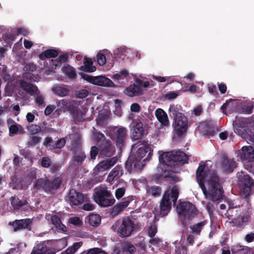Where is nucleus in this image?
<instances>
[{
	"instance_id": "9d476101",
	"label": "nucleus",
	"mask_w": 254,
	"mask_h": 254,
	"mask_svg": "<svg viewBox=\"0 0 254 254\" xmlns=\"http://www.w3.org/2000/svg\"><path fill=\"white\" fill-rule=\"evenodd\" d=\"M234 131L242 137H247V134H249L250 130L249 127L250 123V121L245 118L236 117L233 123Z\"/></svg>"
},
{
	"instance_id": "5701e85b",
	"label": "nucleus",
	"mask_w": 254,
	"mask_h": 254,
	"mask_svg": "<svg viewBox=\"0 0 254 254\" xmlns=\"http://www.w3.org/2000/svg\"><path fill=\"white\" fill-rule=\"evenodd\" d=\"M117 157L108 158L100 162L97 166L96 168L99 172H103L114 166L117 162Z\"/></svg>"
},
{
	"instance_id": "338daca9",
	"label": "nucleus",
	"mask_w": 254,
	"mask_h": 254,
	"mask_svg": "<svg viewBox=\"0 0 254 254\" xmlns=\"http://www.w3.org/2000/svg\"><path fill=\"white\" fill-rule=\"evenodd\" d=\"M178 96V93L176 92H169L165 95V98L168 100L176 98Z\"/></svg>"
},
{
	"instance_id": "393cba45",
	"label": "nucleus",
	"mask_w": 254,
	"mask_h": 254,
	"mask_svg": "<svg viewBox=\"0 0 254 254\" xmlns=\"http://www.w3.org/2000/svg\"><path fill=\"white\" fill-rule=\"evenodd\" d=\"M130 200L129 199L124 198L123 201L115 205L111 212L112 216L118 215L120 213L122 212L129 204Z\"/></svg>"
},
{
	"instance_id": "774afa93",
	"label": "nucleus",
	"mask_w": 254,
	"mask_h": 254,
	"mask_svg": "<svg viewBox=\"0 0 254 254\" xmlns=\"http://www.w3.org/2000/svg\"><path fill=\"white\" fill-rule=\"evenodd\" d=\"M245 240L248 243H251L254 241V233H250V234H248L245 236Z\"/></svg>"
},
{
	"instance_id": "dca6fc26",
	"label": "nucleus",
	"mask_w": 254,
	"mask_h": 254,
	"mask_svg": "<svg viewBox=\"0 0 254 254\" xmlns=\"http://www.w3.org/2000/svg\"><path fill=\"white\" fill-rule=\"evenodd\" d=\"M33 221L30 218L16 219L12 222H9L8 225L13 228L14 232L22 230L30 231L32 229Z\"/></svg>"
},
{
	"instance_id": "6ab92c4d",
	"label": "nucleus",
	"mask_w": 254,
	"mask_h": 254,
	"mask_svg": "<svg viewBox=\"0 0 254 254\" xmlns=\"http://www.w3.org/2000/svg\"><path fill=\"white\" fill-rule=\"evenodd\" d=\"M221 168L227 173H232L237 167V163L233 158H229L227 155H224L221 158Z\"/></svg>"
},
{
	"instance_id": "e2e57ef3",
	"label": "nucleus",
	"mask_w": 254,
	"mask_h": 254,
	"mask_svg": "<svg viewBox=\"0 0 254 254\" xmlns=\"http://www.w3.org/2000/svg\"><path fill=\"white\" fill-rule=\"evenodd\" d=\"M81 75L82 78L83 79L94 84V82H95V76H92L89 75L85 74V73H82Z\"/></svg>"
},
{
	"instance_id": "1a4fd4ad",
	"label": "nucleus",
	"mask_w": 254,
	"mask_h": 254,
	"mask_svg": "<svg viewBox=\"0 0 254 254\" xmlns=\"http://www.w3.org/2000/svg\"><path fill=\"white\" fill-rule=\"evenodd\" d=\"M71 151L73 164L78 166L81 165L86 159V155L78 140L72 141Z\"/></svg>"
},
{
	"instance_id": "423d86ee",
	"label": "nucleus",
	"mask_w": 254,
	"mask_h": 254,
	"mask_svg": "<svg viewBox=\"0 0 254 254\" xmlns=\"http://www.w3.org/2000/svg\"><path fill=\"white\" fill-rule=\"evenodd\" d=\"M179 218L182 220H191L197 216L198 211L195 206L188 201L180 202L177 206Z\"/></svg>"
},
{
	"instance_id": "72a5a7b5",
	"label": "nucleus",
	"mask_w": 254,
	"mask_h": 254,
	"mask_svg": "<svg viewBox=\"0 0 254 254\" xmlns=\"http://www.w3.org/2000/svg\"><path fill=\"white\" fill-rule=\"evenodd\" d=\"M83 64L84 65L81 67V69L83 71L92 72L96 70V68L93 65V62L91 59H86Z\"/></svg>"
},
{
	"instance_id": "c756f323",
	"label": "nucleus",
	"mask_w": 254,
	"mask_h": 254,
	"mask_svg": "<svg viewBox=\"0 0 254 254\" xmlns=\"http://www.w3.org/2000/svg\"><path fill=\"white\" fill-rule=\"evenodd\" d=\"M10 200L11 205L14 209H19L27 203L26 200H20L16 195L11 196Z\"/></svg>"
},
{
	"instance_id": "20e7f679",
	"label": "nucleus",
	"mask_w": 254,
	"mask_h": 254,
	"mask_svg": "<svg viewBox=\"0 0 254 254\" xmlns=\"http://www.w3.org/2000/svg\"><path fill=\"white\" fill-rule=\"evenodd\" d=\"M179 189L177 186H174L171 189L167 190L163 194L160 203L159 216L167 215L171 209V199L175 205L179 197Z\"/></svg>"
},
{
	"instance_id": "39448f33",
	"label": "nucleus",
	"mask_w": 254,
	"mask_h": 254,
	"mask_svg": "<svg viewBox=\"0 0 254 254\" xmlns=\"http://www.w3.org/2000/svg\"><path fill=\"white\" fill-rule=\"evenodd\" d=\"M94 200L101 207L112 206L115 202L111 192L106 188L97 187L94 189L93 195Z\"/></svg>"
},
{
	"instance_id": "cd10ccee",
	"label": "nucleus",
	"mask_w": 254,
	"mask_h": 254,
	"mask_svg": "<svg viewBox=\"0 0 254 254\" xmlns=\"http://www.w3.org/2000/svg\"><path fill=\"white\" fill-rule=\"evenodd\" d=\"M94 84L107 87H114L115 84L113 81L109 78L104 76H95V79Z\"/></svg>"
},
{
	"instance_id": "f03ea898",
	"label": "nucleus",
	"mask_w": 254,
	"mask_h": 254,
	"mask_svg": "<svg viewBox=\"0 0 254 254\" xmlns=\"http://www.w3.org/2000/svg\"><path fill=\"white\" fill-rule=\"evenodd\" d=\"M152 151L147 141H138L132 146L131 154L126 162V168L130 173L133 168L141 170L144 163L150 160Z\"/></svg>"
},
{
	"instance_id": "c9c22d12",
	"label": "nucleus",
	"mask_w": 254,
	"mask_h": 254,
	"mask_svg": "<svg viewBox=\"0 0 254 254\" xmlns=\"http://www.w3.org/2000/svg\"><path fill=\"white\" fill-rule=\"evenodd\" d=\"M207 222L206 220H203L191 226L190 228L193 233L199 235L203 227L207 224Z\"/></svg>"
},
{
	"instance_id": "c85d7f7f",
	"label": "nucleus",
	"mask_w": 254,
	"mask_h": 254,
	"mask_svg": "<svg viewBox=\"0 0 254 254\" xmlns=\"http://www.w3.org/2000/svg\"><path fill=\"white\" fill-rule=\"evenodd\" d=\"M51 221L58 232H63L66 231V227L62 223L61 219L57 215H52L51 217Z\"/></svg>"
},
{
	"instance_id": "de8ad7c7",
	"label": "nucleus",
	"mask_w": 254,
	"mask_h": 254,
	"mask_svg": "<svg viewBox=\"0 0 254 254\" xmlns=\"http://www.w3.org/2000/svg\"><path fill=\"white\" fill-rule=\"evenodd\" d=\"M135 251V247L130 243H127L123 247V251L130 254H133Z\"/></svg>"
},
{
	"instance_id": "7ed1b4c3",
	"label": "nucleus",
	"mask_w": 254,
	"mask_h": 254,
	"mask_svg": "<svg viewBox=\"0 0 254 254\" xmlns=\"http://www.w3.org/2000/svg\"><path fill=\"white\" fill-rule=\"evenodd\" d=\"M159 160L161 163L171 167H175L187 163L188 157L183 151L173 150L162 153L159 156Z\"/></svg>"
},
{
	"instance_id": "6e6552de",
	"label": "nucleus",
	"mask_w": 254,
	"mask_h": 254,
	"mask_svg": "<svg viewBox=\"0 0 254 254\" xmlns=\"http://www.w3.org/2000/svg\"><path fill=\"white\" fill-rule=\"evenodd\" d=\"M110 138L120 150L125 146L127 137V129L123 127H115L110 132Z\"/></svg>"
},
{
	"instance_id": "a878e982",
	"label": "nucleus",
	"mask_w": 254,
	"mask_h": 254,
	"mask_svg": "<svg viewBox=\"0 0 254 254\" xmlns=\"http://www.w3.org/2000/svg\"><path fill=\"white\" fill-rule=\"evenodd\" d=\"M123 175V168L120 165H117L109 174L107 181L112 183L115 180L119 179Z\"/></svg>"
},
{
	"instance_id": "a19ab883",
	"label": "nucleus",
	"mask_w": 254,
	"mask_h": 254,
	"mask_svg": "<svg viewBox=\"0 0 254 254\" xmlns=\"http://www.w3.org/2000/svg\"><path fill=\"white\" fill-rule=\"evenodd\" d=\"M161 191V188L158 186H152L147 190V192L154 196L160 195Z\"/></svg>"
},
{
	"instance_id": "79ce46f5",
	"label": "nucleus",
	"mask_w": 254,
	"mask_h": 254,
	"mask_svg": "<svg viewBox=\"0 0 254 254\" xmlns=\"http://www.w3.org/2000/svg\"><path fill=\"white\" fill-rule=\"evenodd\" d=\"M27 129L31 134H35L40 132L41 130V127L40 126L36 124H31L27 127Z\"/></svg>"
},
{
	"instance_id": "5fc2aeb1",
	"label": "nucleus",
	"mask_w": 254,
	"mask_h": 254,
	"mask_svg": "<svg viewBox=\"0 0 254 254\" xmlns=\"http://www.w3.org/2000/svg\"><path fill=\"white\" fill-rule=\"evenodd\" d=\"M126 48H120L114 51V55L119 58H122V56H126Z\"/></svg>"
},
{
	"instance_id": "c03bdc74",
	"label": "nucleus",
	"mask_w": 254,
	"mask_h": 254,
	"mask_svg": "<svg viewBox=\"0 0 254 254\" xmlns=\"http://www.w3.org/2000/svg\"><path fill=\"white\" fill-rule=\"evenodd\" d=\"M74 121L75 123H79L82 122L83 120L84 116L85 114L79 109L77 110V113H73L72 114Z\"/></svg>"
},
{
	"instance_id": "680f3d73",
	"label": "nucleus",
	"mask_w": 254,
	"mask_h": 254,
	"mask_svg": "<svg viewBox=\"0 0 254 254\" xmlns=\"http://www.w3.org/2000/svg\"><path fill=\"white\" fill-rule=\"evenodd\" d=\"M81 75L82 78L83 79L94 84V82H95V76H92L89 75L85 74V73H82Z\"/></svg>"
},
{
	"instance_id": "603ef678",
	"label": "nucleus",
	"mask_w": 254,
	"mask_h": 254,
	"mask_svg": "<svg viewBox=\"0 0 254 254\" xmlns=\"http://www.w3.org/2000/svg\"><path fill=\"white\" fill-rule=\"evenodd\" d=\"M18 124L14 123V124H13L9 127V135L10 136H12L16 133H17L18 131Z\"/></svg>"
},
{
	"instance_id": "9b49d317",
	"label": "nucleus",
	"mask_w": 254,
	"mask_h": 254,
	"mask_svg": "<svg viewBox=\"0 0 254 254\" xmlns=\"http://www.w3.org/2000/svg\"><path fill=\"white\" fill-rule=\"evenodd\" d=\"M134 228L135 225L131 219L128 217H124L117 232L120 237H127L131 235Z\"/></svg>"
},
{
	"instance_id": "864d4df0",
	"label": "nucleus",
	"mask_w": 254,
	"mask_h": 254,
	"mask_svg": "<svg viewBox=\"0 0 254 254\" xmlns=\"http://www.w3.org/2000/svg\"><path fill=\"white\" fill-rule=\"evenodd\" d=\"M99 152L100 153L99 147H97L95 146H92L90 152L91 159L93 160L95 159Z\"/></svg>"
},
{
	"instance_id": "ddd939ff",
	"label": "nucleus",
	"mask_w": 254,
	"mask_h": 254,
	"mask_svg": "<svg viewBox=\"0 0 254 254\" xmlns=\"http://www.w3.org/2000/svg\"><path fill=\"white\" fill-rule=\"evenodd\" d=\"M241 194L242 197L248 199L251 195L252 188L254 186V180L249 175H244L240 180Z\"/></svg>"
},
{
	"instance_id": "7c9ffc66",
	"label": "nucleus",
	"mask_w": 254,
	"mask_h": 254,
	"mask_svg": "<svg viewBox=\"0 0 254 254\" xmlns=\"http://www.w3.org/2000/svg\"><path fill=\"white\" fill-rule=\"evenodd\" d=\"M58 51L55 49H48L39 55V58L41 60H45L47 59L57 57L58 55Z\"/></svg>"
},
{
	"instance_id": "13d9d810",
	"label": "nucleus",
	"mask_w": 254,
	"mask_h": 254,
	"mask_svg": "<svg viewBox=\"0 0 254 254\" xmlns=\"http://www.w3.org/2000/svg\"><path fill=\"white\" fill-rule=\"evenodd\" d=\"M126 189L124 187L118 188L115 191V196L116 198L119 199L122 197L125 194Z\"/></svg>"
},
{
	"instance_id": "3c124183",
	"label": "nucleus",
	"mask_w": 254,
	"mask_h": 254,
	"mask_svg": "<svg viewBox=\"0 0 254 254\" xmlns=\"http://www.w3.org/2000/svg\"><path fill=\"white\" fill-rule=\"evenodd\" d=\"M68 222L75 226H80L82 224V222L78 217H70L68 219Z\"/></svg>"
},
{
	"instance_id": "49530a36",
	"label": "nucleus",
	"mask_w": 254,
	"mask_h": 254,
	"mask_svg": "<svg viewBox=\"0 0 254 254\" xmlns=\"http://www.w3.org/2000/svg\"><path fill=\"white\" fill-rule=\"evenodd\" d=\"M2 38L7 44H9L12 41L15 40V36L10 33H5L2 34Z\"/></svg>"
},
{
	"instance_id": "0e129e2a",
	"label": "nucleus",
	"mask_w": 254,
	"mask_h": 254,
	"mask_svg": "<svg viewBox=\"0 0 254 254\" xmlns=\"http://www.w3.org/2000/svg\"><path fill=\"white\" fill-rule=\"evenodd\" d=\"M61 168V165L59 163L52 164L50 166V171L53 173H56L60 170Z\"/></svg>"
},
{
	"instance_id": "2f4dec72",
	"label": "nucleus",
	"mask_w": 254,
	"mask_h": 254,
	"mask_svg": "<svg viewBox=\"0 0 254 254\" xmlns=\"http://www.w3.org/2000/svg\"><path fill=\"white\" fill-rule=\"evenodd\" d=\"M86 220L88 221L89 224L92 226L97 227L101 223V217L99 214H91L86 218Z\"/></svg>"
},
{
	"instance_id": "473e14b6",
	"label": "nucleus",
	"mask_w": 254,
	"mask_h": 254,
	"mask_svg": "<svg viewBox=\"0 0 254 254\" xmlns=\"http://www.w3.org/2000/svg\"><path fill=\"white\" fill-rule=\"evenodd\" d=\"M169 111L172 114L173 119L184 115V114L182 113L183 109L182 106L180 105H170Z\"/></svg>"
},
{
	"instance_id": "412c9836",
	"label": "nucleus",
	"mask_w": 254,
	"mask_h": 254,
	"mask_svg": "<svg viewBox=\"0 0 254 254\" xmlns=\"http://www.w3.org/2000/svg\"><path fill=\"white\" fill-rule=\"evenodd\" d=\"M144 128L143 124L137 122L131 130V137L134 140H137L142 138L144 134Z\"/></svg>"
},
{
	"instance_id": "2eb2a0df",
	"label": "nucleus",
	"mask_w": 254,
	"mask_h": 254,
	"mask_svg": "<svg viewBox=\"0 0 254 254\" xmlns=\"http://www.w3.org/2000/svg\"><path fill=\"white\" fill-rule=\"evenodd\" d=\"M68 202L71 206H77L88 201V198L83 193L77 192L75 189L70 190L68 193Z\"/></svg>"
},
{
	"instance_id": "052dcab7",
	"label": "nucleus",
	"mask_w": 254,
	"mask_h": 254,
	"mask_svg": "<svg viewBox=\"0 0 254 254\" xmlns=\"http://www.w3.org/2000/svg\"><path fill=\"white\" fill-rule=\"evenodd\" d=\"M95 208V205L89 202H87V201L85 202L82 206V208L85 211H92Z\"/></svg>"
},
{
	"instance_id": "b1692460",
	"label": "nucleus",
	"mask_w": 254,
	"mask_h": 254,
	"mask_svg": "<svg viewBox=\"0 0 254 254\" xmlns=\"http://www.w3.org/2000/svg\"><path fill=\"white\" fill-rule=\"evenodd\" d=\"M59 106H61L64 109H66L71 115L73 113H77L79 110L78 106L73 101H70L69 100L63 99L58 102Z\"/></svg>"
},
{
	"instance_id": "4c0bfd02",
	"label": "nucleus",
	"mask_w": 254,
	"mask_h": 254,
	"mask_svg": "<svg viewBox=\"0 0 254 254\" xmlns=\"http://www.w3.org/2000/svg\"><path fill=\"white\" fill-rule=\"evenodd\" d=\"M188 251V248L186 244L179 243L176 246L175 254H187Z\"/></svg>"
},
{
	"instance_id": "f257e3e1",
	"label": "nucleus",
	"mask_w": 254,
	"mask_h": 254,
	"mask_svg": "<svg viewBox=\"0 0 254 254\" xmlns=\"http://www.w3.org/2000/svg\"><path fill=\"white\" fill-rule=\"evenodd\" d=\"M205 163L201 161L196 171V180L206 198L216 201L222 198L223 191L216 172L205 169Z\"/></svg>"
},
{
	"instance_id": "09e8293b",
	"label": "nucleus",
	"mask_w": 254,
	"mask_h": 254,
	"mask_svg": "<svg viewBox=\"0 0 254 254\" xmlns=\"http://www.w3.org/2000/svg\"><path fill=\"white\" fill-rule=\"evenodd\" d=\"M52 165L51 159L49 157H44L42 158L41 165L43 168H49Z\"/></svg>"
},
{
	"instance_id": "4d7b16f0",
	"label": "nucleus",
	"mask_w": 254,
	"mask_h": 254,
	"mask_svg": "<svg viewBox=\"0 0 254 254\" xmlns=\"http://www.w3.org/2000/svg\"><path fill=\"white\" fill-rule=\"evenodd\" d=\"M97 62L100 65H104L106 63L105 56L101 53H98L97 55Z\"/></svg>"
},
{
	"instance_id": "f704fd0d",
	"label": "nucleus",
	"mask_w": 254,
	"mask_h": 254,
	"mask_svg": "<svg viewBox=\"0 0 254 254\" xmlns=\"http://www.w3.org/2000/svg\"><path fill=\"white\" fill-rule=\"evenodd\" d=\"M52 90L56 95L62 97L67 96L69 93V90L68 88L61 86H57L54 87Z\"/></svg>"
},
{
	"instance_id": "6e6d98bb",
	"label": "nucleus",
	"mask_w": 254,
	"mask_h": 254,
	"mask_svg": "<svg viewBox=\"0 0 254 254\" xmlns=\"http://www.w3.org/2000/svg\"><path fill=\"white\" fill-rule=\"evenodd\" d=\"M87 254H107V253L100 248H94L89 250Z\"/></svg>"
},
{
	"instance_id": "0eeeda50",
	"label": "nucleus",
	"mask_w": 254,
	"mask_h": 254,
	"mask_svg": "<svg viewBox=\"0 0 254 254\" xmlns=\"http://www.w3.org/2000/svg\"><path fill=\"white\" fill-rule=\"evenodd\" d=\"M22 77L23 78L18 81L19 87L31 96L39 94L40 91L38 87L26 81V80H28L30 82L35 81V80L34 79V77L35 78H36V77L35 76L33 73L28 72L24 73Z\"/></svg>"
},
{
	"instance_id": "37998d69",
	"label": "nucleus",
	"mask_w": 254,
	"mask_h": 254,
	"mask_svg": "<svg viewBox=\"0 0 254 254\" xmlns=\"http://www.w3.org/2000/svg\"><path fill=\"white\" fill-rule=\"evenodd\" d=\"M65 139L64 138H62L58 139L55 143L50 144V146L52 149H61L65 145Z\"/></svg>"
},
{
	"instance_id": "a211bd4d",
	"label": "nucleus",
	"mask_w": 254,
	"mask_h": 254,
	"mask_svg": "<svg viewBox=\"0 0 254 254\" xmlns=\"http://www.w3.org/2000/svg\"><path fill=\"white\" fill-rule=\"evenodd\" d=\"M97 146L99 147L100 154L101 155L110 157L115 151L114 146L109 139L102 141L101 143H98Z\"/></svg>"
},
{
	"instance_id": "58836bf2",
	"label": "nucleus",
	"mask_w": 254,
	"mask_h": 254,
	"mask_svg": "<svg viewBox=\"0 0 254 254\" xmlns=\"http://www.w3.org/2000/svg\"><path fill=\"white\" fill-rule=\"evenodd\" d=\"M47 178H40L35 181L34 183V188L37 190L42 189L45 191V188L46 185Z\"/></svg>"
},
{
	"instance_id": "ea45409f",
	"label": "nucleus",
	"mask_w": 254,
	"mask_h": 254,
	"mask_svg": "<svg viewBox=\"0 0 254 254\" xmlns=\"http://www.w3.org/2000/svg\"><path fill=\"white\" fill-rule=\"evenodd\" d=\"M93 137L96 142L97 145L98 143H102V141L106 140L105 135L101 132L95 131L93 133Z\"/></svg>"
},
{
	"instance_id": "aec40b11",
	"label": "nucleus",
	"mask_w": 254,
	"mask_h": 254,
	"mask_svg": "<svg viewBox=\"0 0 254 254\" xmlns=\"http://www.w3.org/2000/svg\"><path fill=\"white\" fill-rule=\"evenodd\" d=\"M62 183L61 178L58 177L53 179H47L45 191L48 193H52L60 188Z\"/></svg>"
},
{
	"instance_id": "bb28decb",
	"label": "nucleus",
	"mask_w": 254,
	"mask_h": 254,
	"mask_svg": "<svg viewBox=\"0 0 254 254\" xmlns=\"http://www.w3.org/2000/svg\"><path fill=\"white\" fill-rule=\"evenodd\" d=\"M155 115L159 122L163 126H167L169 124V121L166 113L161 108L157 109Z\"/></svg>"
},
{
	"instance_id": "8fccbe9b",
	"label": "nucleus",
	"mask_w": 254,
	"mask_h": 254,
	"mask_svg": "<svg viewBox=\"0 0 254 254\" xmlns=\"http://www.w3.org/2000/svg\"><path fill=\"white\" fill-rule=\"evenodd\" d=\"M41 139V138L39 136L33 135L30 137L28 145L31 146H34L40 142Z\"/></svg>"
},
{
	"instance_id": "f8f14e48",
	"label": "nucleus",
	"mask_w": 254,
	"mask_h": 254,
	"mask_svg": "<svg viewBox=\"0 0 254 254\" xmlns=\"http://www.w3.org/2000/svg\"><path fill=\"white\" fill-rule=\"evenodd\" d=\"M58 251L52 246L51 242L44 241L35 246L30 254H56Z\"/></svg>"
},
{
	"instance_id": "69168bd1",
	"label": "nucleus",
	"mask_w": 254,
	"mask_h": 254,
	"mask_svg": "<svg viewBox=\"0 0 254 254\" xmlns=\"http://www.w3.org/2000/svg\"><path fill=\"white\" fill-rule=\"evenodd\" d=\"M89 92L86 89H81L77 93V96L79 98H83L88 95Z\"/></svg>"
},
{
	"instance_id": "4be33fe9",
	"label": "nucleus",
	"mask_w": 254,
	"mask_h": 254,
	"mask_svg": "<svg viewBox=\"0 0 254 254\" xmlns=\"http://www.w3.org/2000/svg\"><path fill=\"white\" fill-rule=\"evenodd\" d=\"M125 93L130 97L140 95L143 93L141 82H137L130 85L124 91Z\"/></svg>"
},
{
	"instance_id": "4468645a",
	"label": "nucleus",
	"mask_w": 254,
	"mask_h": 254,
	"mask_svg": "<svg viewBox=\"0 0 254 254\" xmlns=\"http://www.w3.org/2000/svg\"><path fill=\"white\" fill-rule=\"evenodd\" d=\"M173 125L177 135L181 137L185 134L188 130V122L187 118L185 116H179L173 119Z\"/></svg>"
},
{
	"instance_id": "f3484780",
	"label": "nucleus",
	"mask_w": 254,
	"mask_h": 254,
	"mask_svg": "<svg viewBox=\"0 0 254 254\" xmlns=\"http://www.w3.org/2000/svg\"><path fill=\"white\" fill-rule=\"evenodd\" d=\"M238 155L246 162H254V149L251 146H243L238 151Z\"/></svg>"
},
{
	"instance_id": "e433bc0d",
	"label": "nucleus",
	"mask_w": 254,
	"mask_h": 254,
	"mask_svg": "<svg viewBox=\"0 0 254 254\" xmlns=\"http://www.w3.org/2000/svg\"><path fill=\"white\" fill-rule=\"evenodd\" d=\"M63 72L69 78H74L76 76L74 68L69 65L64 67Z\"/></svg>"
},
{
	"instance_id": "a18cd8bd",
	"label": "nucleus",
	"mask_w": 254,
	"mask_h": 254,
	"mask_svg": "<svg viewBox=\"0 0 254 254\" xmlns=\"http://www.w3.org/2000/svg\"><path fill=\"white\" fill-rule=\"evenodd\" d=\"M128 73L127 70L123 69L120 72L114 74L113 76V78L116 80H122L126 78L128 75Z\"/></svg>"
},
{
	"instance_id": "bf43d9fd",
	"label": "nucleus",
	"mask_w": 254,
	"mask_h": 254,
	"mask_svg": "<svg viewBox=\"0 0 254 254\" xmlns=\"http://www.w3.org/2000/svg\"><path fill=\"white\" fill-rule=\"evenodd\" d=\"M254 108V105L251 104L250 105L243 106L242 108V110L244 113L250 114L252 113L253 110Z\"/></svg>"
}]
</instances>
